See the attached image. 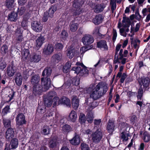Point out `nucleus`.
Masks as SVG:
<instances>
[{
	"label": "nucleus",
	"instance_id": "f257e3e1",
	"mask_svg": "<svg viewBox=\"0 0 150 150\" xmlns=\"http://www.w3.org/2000/svg\"><path fill=\"white\" fill-rule=\"evenodd\" d=\"M108 90L107 86L105 83L99 82L96 86L93 85H91L86 91L87 93L90 94V98L95 100L103 96Z\"/></svg>",
	"mask_w": 150,
	"mask_h": 150
},
{
	"label": "nucleus",
	"instance_id": "f03ea898",
	"mask_svg": "<svg viewBox=\"0 0 150 150\" xmlns=\"http://www.w3.org/2000/svg\"><path fill=\"white\" fill-rule=\"evenodd\" d=\"M52 72V70L50 67H47L43 70L42 76L44 77L41 78V84L44 86V90L46 91L48 90L50 87L51 81L50 78Z\"/></svg>",
	"mask_w": 150,
	"mask_h": 150
},
{
	"label": "nucleus",
	"instance_id": "7ed1b4c3",
	"mask_svg": "<svg viewBox=\"0 0 150 150\" xmlns=\"http://www.w3.org/2000/svg\"><path fill=\"white\" fill-rule=\"evenodd\" d=\"M15 120L16 125L18 128H21L24 125H25L27 123L25 116L22 113H18L16 117Z\"/></svg>",
	"mask_w": 150,
	"mask_h": 150
},
{
	"label": "nucleus",
	"instance_id": "20e7f679",
	"mask_svg": "<svg viewBox=\"0 0 150 150\" xmlns=\"http://www.w3.org/2000/svg\"><path fill=\"white\" fill-rule=\"evenodd\" d=\"M91 136L92 142L95 144H98L100 142L102 138L103 133L98 129L95 132H93Z\"/></svg>",
	"mask_w": 150,
	"mask_h": 150
},
{
	"label": "nucleus",
	"instance_id": "39448f33",
	"mask_svg": "<svg viewBox=\"0 0 150 150\" xmlns=\"http://www.w3.org/2000/svg\"><path fill=\"white\" fill-rule=\"evenodd\" d=\"M55 92L52 91L49 92L47 97L44 99V103L45 106L49 107L52 105V100L55 97Z\"/></svg>",
	"mask_w": 150,
	"mask_h": 150
},
{
	"label": "nucleus",
	"instance_id": "423d86ee",
	"mask_svg": "<svg viewBox=\"0 0 150 150\" xmlns=\"http://www.w3.org/2000/svg\"><path fill=\"white\" fill-rule=\"evenodd\" d=\"M71 70L74 71V73L77 74L80 73L81 75L84 77L88 75L89 71L87 69V68H82L79 66L74 67L71 69Z\"/></svg>",
	"mask_w": 150,
	"mask_h": 150
},
{
	"label": "nucleus",
	"instance_id": "0eeeda50",
	"mask_svg": "<svg viewBox=\"0 0 150 150\" xmlns=\"http://www.w3.org/2000/svg\"><path fill=\"white\" fill-rule=\"evenodd\" d=\"M31 89L32 93L35 96L40 95L43 91H45L44 90V86L41 84L32 86Z\"/></svg>",
	"mask_w": 150,
	"mask_h": 150
},
{
	"label": "nucleus",
	"instance_id": "6e6552de",
	"mask_svg": "<svg viewBox=\"0 0 150 150\" xmlns=\"http://www.w3.org/2000/svg\"><path fill=\"white\" fill-rule=\"evenodd\" d=\"M81 19V17H76L70 23L69 27L70 30L71 32H74L77 30L79 25L78 21H80Z\"/></svg>",
	"mask_w": 150,
	"mask_h": 150
},
{
	"label": "nucleus",
	"instance_id": "1a4fd4ad",
	"mask_svg": "<svg viewBox=\"0 0 150 150\" xmlns=\"http://www.w3.org/2000/svg\"><path fill=\"white\" fill-rule=\"evenodd\" d=\"M81 40L83 44L86 46L89 45L93 42L94 40L92 36L89 34H86Z\"/></svg>",
	"mask_w": 150,
	"mask_h": 150
},
{
	"label": "nucleus",
	"instance_id": "9d476101",
	"mask_svg": "<svg viewBox=\"0 0 150 150\" xmlns=\"http://www.w3.org/2000/svg\"><path fill=\"white\" fill-rule=\"evenodd\" d=\"M32 29L35 31L40 32L41 31L43 28L42 25L40 22L35 21L31 23Z\"/></svg>",
	"mask_w": 150,
	"mask_h": 150
},
{
	"label": "nucleus",
	"instance_id": "9b49d317",
	"mask_svg": "<svg viewBox=\"0 0 150 150\" xmlns=\"http://www.w3.org/2000/svg\"><path fill=\"white\" fill-rule=\"evenodd\" d=\"M45 40L44 37L41 35L38 37L35 40V46L34 47V49L35 50H38L44 42Z\"/></svg>",
	"mask_w": 150,
	"mask_h": 150
},
{
	"label": "nucleus",
	"instance_id": "f8f14e48",
	"mask_svg": "<svg viewBox=\"0 0 150 150\" xmlns=\"http://www.w3.org/2000/svg\"><path fill=\"white\" fill-rule=\"evenodd\" d=\"M54 51V47L52 45L48 44L45 45L43 49V53L46 55L51 54Z\"/></svg>",
	"mask_w": 150,
	"mask_h": 150
},
{
	"label": "nucleus",
	"instance_id": "ddd939ff",
	"mask_svg": "<svg viewBox=\"0 0 150 150\" xmlns=\"http://www.w3.org/2000/svg\"><path fill=\"white\" fill-rule=\"evenodd\" d=\"M63 54L59 52L54 54L52 57V61L54 64H57L61 61L62 59Z\"/></svg>",
	"mask_w": 150,
	"mask_h": 150
},
{
	"label": "nucleus",
	"instance_id": "4468645a",
	"mask_svg": "<svg viewBox=\"0 0 150 150\" xmlns=\"http://www.w3.org/2000/svg\"><path fill=\"white\" fill-rule=\"evenodd\" d=\"M16 71V68L11 64L7 68V74L10 77L13 76Z\"/></svg>",
	"mask_w": 150,
	"mask_h": 150
},
{
	"label": "nucleus",
	"instance_id": "2eb2a0df",
	"mask_svg": "<svg viewBox=\"0 0 150 150\" xmlns=\"http://www.w3.org/2000/svg\"><path fill=\"white\" fill-rule=\"evenodd\" d=\"M70 143L72 145L76 146L79 145L80 142V136L76 133H75L74 137L69 140Z\"/></svg>",
	"mask_w": 150,
	"mask_h": 150
},
{
	"label": "nucleus",
	"instance_id": "dca6fc26",
	"mask_svg": "<svg viewBox=\"0 0 150 150\" xmlns=\"http://www.w3.org/2000/svg\"><path fill=\"white\" fill-rule=\"evenodd\" d=\"M5 137L7 140L9 141L14 136V131L13 129L9 127L8 128L5 132Z\"/></svg>",
	"mask_w": 150,
	"mask_h": 150
},
{
	"label": "nucleus",
	"instance_id": "f3484780",
	"mask_svg": "<svg viewBox=\"0 0 150 150\" xmlns=\"http://www.w3.org/2000/svg\"><path fill=\"white\" fill-rule=\"evenodd\" d=\"M139 134L144 142L148 143L150 141V134L148 132L145 131L143 133L142 131H140Z\"/></svg>",
	"mask_w": 150,
	"mask_h": 150
},
{
	"label": "nucleus",
	"instance_id": "a211bd4d",
	"mask_svg": "<svg viewBox=\"0 0 150 150\" xmlns=\"http://www.w3.org/2000/svg\"><path fill=\"white\" fill-rule=\"evenodd\" d=\"M40 80V77L38 75H35L33 76L30 80L31 86L40 85V84L39 83Z\"/></svg>",
	"mask_w": 150,
	"mask_h": 150
},
{
	"label": "nucleus",
	"instance_id": "6ab92c4d",
	"mask_svg": "<svg viewBox=\"0 0 150 150\" xmlns=\"http://www.w3.org/2000/svg\"><path fill=\"white\" fill-rule=\"evenodd\" d=\"M97 47L101 49L102 48L104 50H108V47L107 42L105 40H101L97 42Z\"/></svg>",
	"mask_w": 150,
	"mask_h": 150
},
{
	"label": "nucleus",
	"instance_id": "aec40b11",
	"mask_svg": "<svg viewBox=\"0 0 150 150\" xmlns=\"http://www.w3.org/2000/svg\"><path fill=\"white\" fill-rule=\"evenodd\" d=\"M41 54L38 53L37 52H33L32 53L30 58L31 62H38L41 59Z\"/></svg>",
	"mask_w": 150,
	"mask_h": 150
},
{
	"label": "nucleus",
	"instance_id": "412c9836",
	"mask_svg": "<svg viewBox=\"0 0 150 150\" xmlns=\"http://www.w3.org/2000/svg\"><path fill=\"white\" fill-rule=\"evenodd\" d=\"M22 76L21 73H17L15 76L14 80L16 84L18 86H21L22 83Z\"/></svg>",
	"mask_w": 150,
	"mask_h": 150
},
{
	"label": "nucleus",
	"instance_id": "4be33fe9",
	"mask_svg": "<svg viewBox=\"0 0 150 150\" xmlns=\"http://www.w3.org/2000/svg\"><path fill=\"white\" fill-rule=\"evenodd\" d=\"M86 0H74L73 6L76 9L80 8V7L84 4Z\"/></svg>",
	"mask_w": 150,
	"mask_h": 150
},
{
	"label": "nucleus",
	"instance_id": "5701e85b",
	"mask_svg": "<svg viewBox=\"0 0 150 150\" xmlns=\"http://www.w3.org/2000/svg\"><path fill=\"white\" fill-rule=\"evenodd\" d=\"M51 130L49 126L45 125H44L40 131V132L42 134L45 136L48 135L50 134Z\"/></svg>",
	"mask_w": 150,
	"mask_h": 150
},
{
	"label": "nucleus",
	"instance_id": "b1692460",
	"mask_svg": "<svg viewBox=\"0 0 150 150\" xmlns=\"http://www.w3.org/2000/svg\"><path fill=\"white\" fill-rule=\"evenodd\" d=\"M104 17L102 15L98 14L95 16V18L93 20V22L95 25H99L103 22Z\"/></svg>",
	"mask_w": 150,
	"mask_h": 150
},
{
	"label": "nucleus",
	"instance_id": "393cba45",
	"mask_svg": "<svg viewBox=\"0 0 150 150\" xmlns=\"http://www.w3.org/2000/svg\"><path fill=\"white\" fill-rule=\"evenodd\" d=\"M18 140L16 138H12L9 145L11 147V149H15L18 146Z\"/></svg>",
	"mask_w": 150,
	"mask_h": 150
},
{
	"label": "nucleus",
	"instance_id": "a878e982",
	"mask_svg": "<svg viewBox=\"0 0 150 150\" xmlns=\"http://www.w3.org/2000/svg\"><path fill=\"white\" fill-rule=\"evenodd\" d=\"M140 82H139V83ZM142 85H143L144 88L146 89L149 87V85L150 83V80L149 78L146 77L141 79V82Z\"/></svg>",
	"mask_w": 150,
	"mask_h": 150
},
{
	"label": "nucleus",
	"instance_id": "bb28decb",
	"mask_svg": "<svg viewBox=\"0 0 150 150\" xmlns=\"http://www.w3.org/2000/svg\"><path fill=\"white\" fill-rule=\"evenodd\" d=\"M114 122L109 120L107 127V130L108 132L110 134L112 133L114 131Z\"/></svg>",
	"mask_w": 150,
	"mask_h": 150
},
{
	"label": "nucleus",
	"instance_id": "cd10ccee",
	"mask_svg": "<svg viewBox=\"0 0 150 150\" xmlns=\"http://www.w3.org/2000/svg\"><path fill=\"white\" fill-rule=\"evenodd\" d=\"M62 130L64 134H67L72 130V128L70 125L65 124L62 127Z\"/></svg>",
	"mask_w": 150,
	"mask_h": 150
},
{
	"label": "nucleus",
	"instance_id": "c85d7f7f",
	"mask_svg": "<svg viewBox=\"0 0 150 150\" xmlns=\"http://www.w3.org/2000/svg\"><path fill=\"white\" fill-rule=\"evenodd\" d=\"M18 15L16 13L13 11L9 14L8 20L11 21H16L18 19Z\"/></svg>",
	"mask_w": 150,
	"mask_h": 150
},
{
	"label": "nucleus",
	"instance_id": "c756f323",
	"mask_svg": "<svg viewBox=\"0 0 150 150\" xmlns=\"http://www.w3.org/2000/svg\"><path fill=\"white\" fill-rule=\"evenodd\" d=\"M79 100L77 97H75L73 98L71 100V103L73 108L76 110L77 109L79 106Z\"/></svg>",
	"mask_w": 150,
	"mask_h": 150
},
{
	"label": "nucleus",
	"instance_id": "7c9ffc66",
	"mask_svg": "<svg viewBox=\"0 0 150 150\" xmlns=\"http://www.w3.org/2000/svg\"><path fill=\"white\" fill-rule=\"evenodd\" d=\"M30 53L29 50L24 49L21 52V54L22 55V57L21 58L22 60L25 61L27 60L28 56L30 54Z\"/></svg>",
	"mask_w": 150,
	"mask_h": 150
},
{
	"label": "nucleus",
	"instance_id": "2f4dec72",
	"mask_svg": "<svg viewBox=\"0 0 150 150\" xmlns=\"http://www.w3.org/2000/svg\"><path fill=\"white\" fill-rule=\"evenodd\" d=\"M77 117V113L76 111L74 110H72L69 113V117L71 121L74 122Z\"/></svg>",
	"mask_w": 150,
	"mask_h": 150
},
{
	"label": "nucleus",
	"instance_id": "473e14b6",
	"mask_svg": "<svg viewBox=\"0 0 150 150\" xmlns=\"http://www.w3.org/2000/svg\"><path fill=\"white\" fill-rule=\"evenodd\" d=\"M60 103L65 105L67 106H70V100L64 96L60 100Z\"/></svg>",
	"mask_w": 150,
	"mask_h": 150
},
{
	"label": "nucleus",
	"instance_id": "72a5a7b5",
	"mask_svg": "<svg viewBox=\"0 0 150 150\" xmlns=\"http://www.w3.org/2000/svg\"><path fill=\"white\" fill-rule=\"evenodd\" d=\"M57 7L55 6H52L49 8L48 13L50 18H53L54 13L57 10Z\"/></svg>",
	"mask_w": 150,
	"mask_h": 150
},
{
	"label": "nucleus",
	"instance_id": "f704fd0d",
	"mask_svg": "<svg viewBox=\"0 0 150 150\" xmlns=\"http://www.w3.org/2000/svg\"><path fill=\"white\" fill-rule=\"evenodd\" d=\"M71 65V62L68 61L67 62L63 68V72L65 73H68L69 71Z\"/></svg>",
	"mask_w": 150,
	"mask_h": 150
},
{
	"label": "nucleus",
	"instance_id": "c9c22d12",
	"mask_svg": "<svg viewBox=\"0 0 150 150\" xmlns=\"http://www.w3.org/2000/svg\"><path fill=\"white\" fill-rule=\"evenodd\" d=\"M139 85L140 86L138 90L137 97L138 100H141L143 95V89L142 87V84L141 82L139 83Z\"/></svg>",
	"mask_w": 150,
	"mask_h": 150
},
{
	"label": "nucleus",
	"instance_id": "e433bc0d",
	"mask_svg": "<svg viewBox=\"0 0 150 150\" xmlns=\"http://www.w3.org/2000/svg\"><path fill=\"white\" fill-rule=\"evenodd\" d=\"M3 123L4 127L6 128H8L11 127V120L9 119H4L3 120Z\"/></svg>",
	"mask_w": 150,
	"mask_h": 150
},
{
	"label": "nucleus",
	"instance_id": "4c0bfd02",
	"mask_svg": "<svg viewBox=\"0 0 150 150\" xmlns=\"http://www.w3.org/2000/svg\"><path fill=\"white\" fill-rule=\"evenodd\" d=\"M87 120L88 123H91L93 122L94 117L93 114L91 111L88 112L86 115Z\"/></svg>",
	"mask_w": 150,
	"mask_h": 150
},
{
	"label": "nucleus",
	"instance_id": "58836bf2",
	"mask_svg": "<svg viewBox=\"0 0 150 150\" xmlns=\"http://www.w3.org/2000/svg\"><path fill=\"white\" fill-rule=\"evenodd\" d=\"M103 4H98L95 6V11L96 13H99L102 11L105 8Z\"/></svg>",
	"mask_w": 150,
	"mask_h": 150
},
{
	"label": "nucleus",
	"instance_id": "ea45409f",
	"mask_svg": "<svg viewBox=\"0 0 150 150\" xmlns=\"http://www.w3.org/2000/svg\"><path fill=\"white\" fill-rule=\"evenodd\" d=\"M87 119L84 114L81 113L79 117V121L81 125L85 124Z\"/></svg>",
	"mask_w": 150,
	"mask_h": 150
},
{
	"label": "nucleus",
	"instance_id": "a19ab883",
	"mask_svg": "<svg viewBox=\"0 0 150 150\" xmlns=\"http://www.w3.org/2000/svg\"><path fill=\"white\" fill-rule=\"evenodd\" d=\"M60 38L62 40H66L68 36V34L66 30H62L60 34Z\"/></svg>",
	"mask_w": 150,
	"mask_h": 150
},
{
	"label": "nucleus",
	"instance_id": "79ce46f5",
	"mask_svg": "<svg viewBox=\"0 0 150 150\" xmlns=\"http://www.w3.org/2000/svg\"><path fill=\"white\" fill-rule=\"evenodd\" d=\"M14 2V0H6V6L9 10H11V8L13 7Z\"/></svg>",
	"mask_w": 150,
	"mask_h": 150
},
{
	"label": "nucleus",
	"instance_id": "37998d69",
	"mask_svg": "<svg viewBox=\"0 0 150 150\" xmlns=\"http://www.w3.org/2000/svg\"><path fill=\"white\" fill-rule=\"evenodd\" d=\"M12 91L11 93L9 94L8 96V97L9 98V100L8 101H4L3 103L1 105L3 106L5 103H9L12 99L13 98V97L15 94V92L13 90H12Z\"/></svg>",
	"mask_w": 150,
	"mask_h": 150
},
{
	"label": "nucleus",
	"instance_id": "c03bdc74",
	"mask_svg": "<svg viewBox=\"0 0 150 150\" xmlns=\"http://www.w3.org/2000/svg\"><path fill=\"white\" fill-rule=\"evenodd\" d=\"M1 53L3 55H5L8 52V46L7 45H3L1 47Z\"/></svg>",
	"mask_w": 150,
	"mask_h": 150
},
{
	"label": "nucleus",
	"instance_id": "a18cd8bd",
	"mask_svg": "<svg viewBox=\"0 0 150 150\" xmlns=\"http://www.w3.org/2000/svg\"><path fill=\"white\" fill-rule=\"evenodd\" d=\"M82 13V11L80 8L76 9L73 10V11L72 14L74 16L79 18V17H77L81 13Z\"/></svg>",
	"mask_w": 150,
	"mask_h": 150
},
{
	"label": "nucleus",
	"instance_id": "49530a36",
	"mask_svg": "<svg viewBox=\"0 0 150 150\" xmlns=\"http://www.w3.org/2000/svg\"><path fill=\"white\" fill-rule=\"evenodd\" d=\"M138 119L135 115H133L130 118L131 124L132 125H136L138 122Z\"/></svg>",
	"mask_w": 150,
	"mask_h": 150
},
{
	"label": "nucleus",
	"instance_id": "de8ad7c7",
	"mask_svg": "<svg viewBox=\"0 0 150 150\" xmlns=\"http://www.w3.org/2000/svg\"><path fill=\"white\" fill-rule=\"evenodd\" d=\"M25 10L26 9L24 7H21L20 8L18 7L16 13L18 15V14L19 16H22L24 14Z\"/></svg>",
	"mask_w": 150,
	"mask_h": 150
},
{
	"label": "nucleus",
	"instance_id": "09e8293b",
	"mask_svg": "<svg viewBox=\"0 0 150 150\" xmlns=\"http://www.w3.org/2000/svg\"><path fill=\"white\" fill-rule=\"evenodd\" d=\"M15 40L17 43H20L23 40V34H19L16 35Z\"/></svg>",
	"mask_w": 150,
	"mask_h": 150
},
{
	"label": "nucleus",
	"instance_id": "8fccbe9b",
	"mask_svg": "<svg viewBox=\"0 0 150 150\" xmlns=\"http://www.w3.org/2000/svg\"><path fill=\"white\" fill-rule=\"evenodd\" d=\"M75 52L74 50H69L67 53V56L69 58H72L75 55Z\"/></svg>",
	"mask_w": 150,
	"mask_h": 150
},
{
	"label": "nucleus",
	"instance_id": "3c124183",
	"mask_svg": "<svg viewBox=\"0 0 150 150\" xmlns=\"http://www.w3.org/2000/svg\"><path fill=\"white\" fill-rule=\"evenodd\" d=\"M121 138L123 139V141H127L128 139V137L129 136V134L126 133L125 132H122L121 133Z\"/></svg>",
	"mask_w": 150,
	"mask_h": 150
},
{
	"label": "nucleus",
	"instance_id": "603ef678",
	"mask_svg": "<svg viewBox=\"0 0 150 150\" xmlns=\"http://www.w3.org/2000/svg\"><path fill=\"white\" fill-rule=\"evenodd\" d=\"M72 84L76 86H78L79 84L80 79L77 77H74L72 78L71 80Z\"/></svg>",
	"mask_w": 150,
	"mask_h": 150
},
{
	"label": "nucleus",
	"instance_id": "864d4df0",
	"mask_svg": "<svg viewBox=\"0 0 150 150\" xmlns=\"http://www.w3.org/2000/svg\"><path fill=\"white\" fill-rule=\"evenodd\" d=\"M10 105H6L2 110V113L4 115H6L8 113L10 112Z\"/></svg>",
	"mask_w": 150,
	"mask_h": 150
},
{
	"label": "nucleus",
	"instance_id": "5fc2aeb1",
	"mask_svg": "<svg viewBox=\"0 0 150 150\" xmlns=\"http://www.w3.org/2000/svg\"><path fill=\"white\" fill-rule=\"evenodd\" d=\"M2 59L3 58H0V70H3L6 66V62Z\"/></svg>",
	"mask_w": 150,
	"mask_h": 150
},
{
	"label": "nucleus",
	"instance_id": "6e6d98bb",
	"mask_svg": "<svg viewBox=\"0 0 150 150\" xmlns=\"http://www.w3.org/2000/svg\"><path fill=\"white\" fill-rule=\"evenodd\" d=\"M49 16L48 11H46L44 12L42 18V21L43 22H46L48 20V18L50 17Z\"/></svg>",
	"mask_w": 150,
	"mask_h": 150
},
{
	"label": "nucleus",
	"instance_id": "4d7b16f0",
	"mask_svg": "<svg viewBox=\"0 0 150 150\" xmlns=\"http://www.w3.org/2000/svg\"><path fill=\"white\" fill-rule=\"evenodd\" d=\"M80 147L81 150H89L90 149L88 145L84 142L81 143Z\"/></svg>",
	"mask_w": 150,
	"mask_h": 150
},
{
	"label": "nucleus",
	"instance_id": "13d9d810",
	"mask_svg": "<svg viewBox=\"0 0 150 150\" xmlns=\"http://www.w3.org/2000/svg\"><path fill=\"white\" fill-rule=\"evenodd\" d=\"M57 146L56 141L54 139H51L50 142L49 147L50 148H53Z\"/></svg>",
	"mask_w": 150,
	"mask_h": 150
},
{
	"label": "nucleus",
	"instance_id": "bf43d9fd",
	"mask_svg": "<svg viewBox=\"0 0 150 150\" xmlns=\"http://www.w3.org/2000/svg\"><path fill=\"white\" fill-rule=\"evenodd\" d=\"M64 46L62 44L60 43H57L55 45V49L57 51H60L63 48Z\"/></svg>",
	"mask_w": 150,
	"mask_h": 150
},
{
	"label": "nucleus",
	"instance_id": "052dcab7",
	"mask_svg": "<svg viewBox=\"0 0 150 150\" xmlns=\"http://www.w3.org/2000/svg\"><path fill=\"white\" fill-rule=\"evenodd\" d=\"M28 21L24 19H23L21 23V25L25 30H26L28 27Z\"/></svg>",
	"mask_w": 150,
	"mask_h": 150
},
{
	"label": "nucleus",
	"instance_id": "680f3d73",
	"mask_svg": "<svg viewBox=\"0 0 150 150\" xmlns=\"http://www.w3.org/2000/svg\"><path fill=\"white\" fill-rule=\"evenodd\" d=\"M59 100V98L57 97H54L52 100V104L53 103V107H55L57 105L58 101Z\"/></svg>",
	"mask_w": 150,
	"mask_h": 150
},
{
	"label": "nucleus",
	"instance_id": "e2e57ef3",
	"mask_svg": "<svg viewBox=\"0 0 150 150\" xmlns=\"http://www.w3.org/2000/svg\"><path fill=\"white\" fill-rule=\"evenodd\" d=\"M112 35V41L113 42H114L116 40L117 34L116 30L114 28L113 29Z\"/></svg>",
	"mask_w": 150,
	"mask_h": 150
},
{
	"label": "nucleus",
	"instance_id": "0e129e2a",
	"mask_svg": "<svg viewBox=\"0 0 150 150\" xmlns=\"http://www.w3.org/2000/svg\"><path fill=\"white\" fill-rule=\"evenodd\" d=\"M110 5L111 7V8L116 9V0H110Z\"/></svg>",
	"mask_w": 150,
	"mask_h": 150
},
{
	"label": "nucleus",
	"instance_id": "69168bd1",
	"mask_svg": "<svg viewBox=\"0 0 150 150\" xmlns=\"http://www.w3.org/2000/svg\"><path fill=\"white\" fill-rule=\"evenodd\" d=\"M40 134L38 133V134H35L33 136H32L31 138L33 140V142H36L39 140L40 136Z\"/></svg>",
	"mask_w": 150,
	"mask_h": 150
},
{
	"label": "nucleus",
	"instance_id": "338daca9",
	"mask_svg": "<svg viewBox=\"0 0 150 150\" xmlns=\"http://www.w3.org/2000/svg\"><path fill=\"white\" fill-rule=\"evenodd\" d=\"M31 13H29L28 12H26L23 16V19H24L28 21L31 16Z\"/></svg>",
	"mask_w": 150,
	"mask_h": 150
},
{
	"label": "nucleus",
	"instance_id": "774afa93",
	"mask_svg": "<svg viewBox=\"0 0 150 150\" xmlns=\"http://www.w3.org/2000/svg\"><path fill=\"white\" fill-rule=\"evenodd\" d=\"M120 33L121 35L124 37H126L127 33L125 32V30L124 28H122L120 29Z\"/></svg>",
	"mask_w": 150,
	"mask_h": 150
}]
</instances>
